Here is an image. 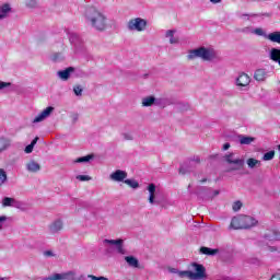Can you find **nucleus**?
<instances>
[{"label": "nucleus", "mask_w": 280, "mask_h": 280, "mask_svg": "<svg viewBox=\"0 0 280 280\" xmlns=\"http://www.w3.org/2000/svg\"><path fill=\"white\" fill-rule=\"evenodd\" d=\"M234 156L235 154L233 153L224 155L225 163L231 165L226 172H240L244 170V165L246 163L244 159H235Z\"/></svg>", "instance_id": "7ed1b4c3"}, {"label": "nucleus", "mask_w": 280, "mask_h": 280, "mask_svg": "<svg viewBox=\"0 0 280 280\" xmlns=\"http://www.w3.org/2000/svg\"><path fill=\"white\" fill-rule=\"evenodd\" d=\"M26 170L27 172L32 173L40 172V164L34 160H31L26 163Z\"/></svg>", "instance_id": "9b49d317"}, {"label": "nucleus", "mask_w": 280, "mask_h": 280, "mask_svg": "<svg viewBox=\"0 0 280 280\" xmlns=\"http://www.w3.org/2000/svg\"><path fill=\"white\" fill-rule=\"evenodd\" d=\"M110 178L112 180H116V183H121L128 178V173L126 171L117 170L110 174Z\"/></svg>", "instance_id": "6e6552de"}, {"label": "nucleus", "mask_w": 280, "mask_h": 280, "mask_svg": "<svg viewBox=\"0 0 280 280\" xmlns=\"http://www.w3.org/2000/svg\"><path fill=\"white\" fill-rule=\"evenodd\" d=\"M166 36H167L168 38H174V31H167V32H166Z\"/></svg>", "instance_id": "a19ab883"}, {"label": "nucleus", "mask_w": 280, "mask_h": 280, "mask_svg": "<svg viewBox=\"0 0 280 280\" xmlns=\"http://www.w3.org/2000/svg\"><path fill=\"white\" fill-rule=\"evenodd\" d=\"M200 253H202V255H218V249H211L209 247H201Z\"/></svg>", "instance_id": "cd10ccee"}, {"label": "nucleus", "mask_w": 280, "mask_h": 280, "mask_svg": "<svg viewBox=\"0 0 280 280\" xmlns=\"http://www.w3.org/2000/svg\"><path fill=\"white\" fill-rule=\"evenodd\" d=\"M271 253H275L277 250V247H270Z\"/></svg>", "instance_id": "864d4df0"}, {"label": "nucleus", "mask_w": 280, "mask_h": 280, "mask_svg": "<svg viewBox=\"0 0 280 280\" xmlns=\"http://www.w3.org/2000/svg\"><path fill=\"white\" fill-rule=\"evenodd\" d=\"M60 56H61L60 54H55V55L52 56V60H55V61L58 60V58H60Z\"/></svg>", "instance_id": "49530a36"}, {"label": "nucleus", "mask_w": 280, "mask_h": 280, "mask_svg": "<svg viewBox=\"0 0 280 280\" xmlns=\"http://www.w3.org/2000/svg\"><path fill=\"white\" fill-rule=\"evenodd\" d=\"M51 113H54V107L52 106H48L46 107L40 114H38L35 118H34V124H39V121H43L44 119H47V117H49L51 115Z\"/></svg>", "instance_id": "0eeeda50"}, {"label": "nucleus", "mask_w": 280, "mask_h": 280, "mask_svg": "<svg viewBox=\"0 0 280 280\" xmlns=\"http://www.w3.org/2000/svg\"><path fill=\"white\" fill-rule=\"evenodd\" d=\"M88 277L91 280H108V278H106V277H97V276H93V275H89Z\"/></svg>", "instance_id": "c9c22d12"}, {"label": "nucleus", "mask_w": 280, "mask_h": 280, "mask_svg": "<svg viewBox=\"0 0 280 280\" xmlns=\"http://www.w3.org/2000/svg\"><path fill=\"white\" fill-rule=\"evenodd\" d=\"M254 34H256L257 36H264V30H261V28H255V30H254Z\"/></svg>", "instance_id": "58836bf2"}, {"label": "nucleus", "mask_w": 280, "mask_h": 280, "mask_svg": "<svg viewBox=\"0 0 280 280\" xmlns=\"http://www.w3.org/2000/svg\"><path fill=\"white\" fill-rule=\"evenodd\" d=\"M73 71H75V69L73 67H69L66 70L58 71V75L61 80H69Z\"/></svg>", "instance_id": "f8f14e48"}, {"label": "nucleus", "mask_w": 280, "mask_h": 280, "mask_svg": "<svg viewBox=\"0 0 280 280\" xmlns=\"http://www.w3.org/2000/svg\"><path fill=\"white\" fill-rule=\"evenodd\" d=\"M91 159H93V154H89V155L79 158L75 160V163H89V161H91Z\"/></svg>", "instance_id": "c85d7f7f"}, {"label": "nucleus", "mask_w": 280, "mask_h": 280, "mask_svg": "<svg viewBox=\"0 0 280 280\" xmlns=\"http://www.w3.org/2000/svg\"><path fill=\"white\" fill-rule=\"evenodd\" d=\"M88 19L92 23V27H95L98 32H104V30H106V18L95 8H90L88 10Z\"/></svg>", "instance_id": "f03ea898"}, {"label": "nucleus", "mask_w": 280, "mask_h": 280, "mask_svg": "<svg viewBox=\"0 0 280 280\" xmlns=\"http://www.w3.org/2000/svg\"><path fill=\"white\" fill-rule=\"evenodd\" d=\"M266 240L269 242H280V233L277 231H271L265 235Z\"/></svg>", "instance_id": "f3484780"}, {"label": "nucleus", "mask_w": 280, "mask_h": 280, "mask_svg": "<svg viewBox=\"0 0 280 280\" xmlns=\"http://www.w3.org/2000/svg\"><path fill=\"white\" fill-rule=\"evenodd\" d=\"M254 79L257 82H264V80H266V70L265 69L256 70L255 73H254Z\"/></svg>", "instance_id": "2eb2a0df"}, {"label": "nucleus", "mask_w": 280, "mask_h": 280, "mask_svg": "<svg viewBox=\"0 0 280 280\" xmlns=\"http://www.w3.org/2000/svg\"><path fill=\"white\" fill-rule=\"evenodd\" d=\"M275 159V151H269L264 154L262 161H272Z\"/></svg>", "instance_id": "c756f323"}, {"label": "nucleus", "mask_w": 280, "mask_h": 280, "mask_svg": "<svg viewBox=\"0 0 280 280\" xmlns=\"http://www.w3.org/2000/svg\"><path fill=\"white\" fill-rule=\"evenodd\" d=\"M247 165H248V167H250V170H253V167H257V165H261V161L256 160L254 158H249L247 160Z\"/></svg>", "instance_id": "a878e982"}, {"label": "nucleus", "mask_w": 280, "mask_h": 280, "mask_svg": "<svg viewBox=\"0 0 280 280\" xmlns=\"http://www.w3.org/2000/svg\"><path fill=\"white\" fill-rule=\"evenodd\" d=\"M38 143V137H35L32 142H31V145L34 148V145Z\"/></svg>", "instance_id": "79ce46f5"}, {"label": "nucleus", "mask_w": 280, "mask_h": 280, "mask_svg": "<svg viewBox=\"0 0 280 280\" xmlns=\"http://www.w3.org/2000/svg\"><path fill=\"white\" fill-rule=\"evenodd\" d=\"M270 60H272L273 62H278V65L280 66V49L279 48H272L270 50Z\"/></svg>", "instance_id": "4468645a"}, {"label": "nucleus", "mask_w": 280, "mask_h": 280, "mask_svg": "<svg viewBox=\"0 0 280 280\" xmlns=\"http://www.w3.org/2000/svg\"><path fill=\"white\" fill-rule=\"evenodd\" d=\"M154 102H156V98L154 96L144 97L142 98V106L144 107L152 106Z\"/></svg>", "instance_id": "b1692460"}, {"label": "nucleus", "mask_w": 280, "mask_h": 280, "mask_svg": "<svg viewBox=\"0 0 280 280\" xmlns=\"http://www.w3.org/2000/svg\"><path fill=\"white\" fill-rule=\"evenodd\" d=\"M268 40H270L271 43H278V45H280V32L277 31V32L270 33L268 35Z\"/></svg>", "instance_id": "5701e85b"}, {"label": "nucleus", "mask_w": 280, "mask_h": 280, "mask_svg": "<svg viewBox=\"0 0 280 280\" xmlns=\"http://www.w3.org/2000/svg\"><path fill=\"white\" fill-rule=\"evenodd\" d=\"M12 202H14V199L13 198H10V197H5L2 201V205L3 207H11L12 206Z\"/></svg>", "instance_id": "2f4dec72"}, {"label": "nucleus", "mask_w": 280, "mask_h": 280, "mask_svg": "<svg viewBox=\"0 0 280 280\" xmlns=\"http://www.w3.org/2000/svg\"><path fill=\"white\" fill-rule=\"evenodd\" d=\"M105 244H112L114 246H117V252L120 255H124L126 250L124 249V240L118 238V240H105Z\"/></svg>", "instance_id": "1a4fd4ad"}, {"label": "nucleus", "mask_w": 280, "mask_h": 280, "mask_svg": "<svg viewBox=\"0 0 280 280\" xmlns=\"http://www.w3.org/2000/svg\"><path fill=\"white\" fill-rule=\"evenodd\" d=\"M75 273L73 271L66 272V273H56L52 277H50V280H65L69 279V277H74Z\"/></svg>", "instance_id": "ddd939ff"}, {"label": "nucleus", "mask_w": 280, "mask_h": 280, "mask_svg": "<svg viewBox=\"0 0 280 280\" xmlns=\"http://www.w3.org/2000/svg\"><path fill=\"white\" fill-rule=\"evenodd\" d=\"M24 152H25L26 154H32V152H34V147H33V144L26 145Z\"/></svg>", "instance_id": "e433bc0d"}, {"label": "nucleus", "mask_w": 280, "mask_h": 280, "mask_svg": "<svg viewBox=\"0 0 280 280\" xmlns=\"http://www.w3.org/2000/svg\"><path fill=\"white\" fill-rule=\"evenodd\" d=\"M125 139H127L128 141L132 140V136L125 133Z\"/></svg>", "instance_id": "09e8293b"}, {"label": "nucleus", "mask_w": 280, "mask_h": 280, "mask_svg": "<svg viewBox=\"0 0 280 280\" xmlns=\"http://www.w3.org/2000/svg\"><path fill=\"white\" fill-rule=\"evenodd\" d=\"M148 191H149V194H150V196H149V202H150V205H154V194H156V185L150 184V185L148 186Z\"/></svg>", "instance_id": "a211bd4d"}, {"label": "nucleus", "mask_w": 280, "mask_h": 280, "mask_svg": "<svg viewBox=\"0 0 280 280\" xmlns=\"http://www.w3.org/2000/svg\"><path fill=\"white\" fill-rule=\"evenodd\" d=\"M10 148V140L5 138L0 139V152H3V150H8Z\"/></svg>", "instance_id": "393cba45"}, {"label": "nucleus", "mask_w": 280, "mask_h": 280, "mask_svg": "<svg viewBox=\"0 0 280 280\" xmlns=\"http://www.w3.org/2000/svg\"><path fill=\"white\" fill-rule=\"evenodd\" d=\"M200 183H207V178L201 179Z\"/></svg>", "instance_id": "5fc2aeb1"}, {"label": "nucleus", "mask_w": 280, "mask_h": 280, "mask_svg": "<svg viewBox=\"0 0 280 280\" xmlns=\"http://www.w3.org/2000/svg\"><path fill=\"white\" fill-rule=\"evenodd\" d=\"M233 211H240L242 209V201H235L232 206Z\"/></svg>", "instance_id": "72a5a7b5"}, {"label": "nucleus", "mask_w": 280, "mask_h": 280, "mask_svg": "<svg viewBox=\"0 0 280 280\" xmlns=\"http://www.w3.org/2000/svg\"><path fill=\"white\" fill-rule=\"evenodd\" d=\"M255 141L254 137H248V136H240V143L241 145H250Z\"/></svg>", "instance_id": "412c9836"}, {"label": "nucleus", "mask_w": 280, "mask_h": 280, "mask_svg": "<svg viewBox=\"0 0 280 280\" xmlns=\"http://www.w3.org/2000/svg\"><path fill=\"white\" fill-rule=\"evenodd\" d=\"M8 180V174L3 168H0V185H3Z\"/></svg>", "instance_id": "7c9ffc66"}, {"label": "nucleus", "mask_w": 280, "mask_h": 280, "mask_svg": "<svg viewBox=\"0 0 280 280\" xmlns=\"http://www.w3.org/2000/svg\"><path fill=\"white\" fill-rule=\"evenodd\" d=\"M279 150H280V145H279Z\"/></svg>", "instance_id": "4d7b16f0"}, {"label": "nucleus", "mask_w": 280, "mask_h": 280, "mask_svg": "<svg viewBox=\"0 0 280 280\" xmlns=\"http://www.w3.org/2000/svg\"><path fill=\"white\" fill-rule=\"evenodd\" d=\"M7 86H12V83L0 81V91L7 89Z\"/></svg>", "instance_id": "4c0bfd02"}, {"label": "nucleus", "mask_w": 280, "mask_h": 280, "mask_svg": "<svg viewBox=\"0 0 280 280\" xmlns=\"http://www.w3.org/2000/svg\"><path fill=\"white\" fill-rule=\"evenodd\" d=\"M5 220H8L7 217H0V223H1V222H5ZM0 230H1V224H0Z\"/></svg>", "instance_id": "8fccbe9b"}, {"label": "nucleus", "mask_w": 280, "mask_h": 280, "mask_svg": "<svg viewBox=\"0 0 280 280\" xmlns=\"http://www.w3.org/2000/svg\"><path fill=\"white\" fill-rule=\"evenodd\" d=\"M12 8H10V4L5 3L0 8V20L5 19L8 16V13L11 12Z\"/></svg>", "instance_id": "aec40b11"}, {"label": "nucleus", "mask_w": 280, "mask_h": 280, "mask_svg": "<svg viewBox=\"0 0 280 280\" xmlns=\"http://www.w3.org/2000/svg\"><path fill=\"white\" fill-rule=\"evenodd\" d=\"M270 280H280V275L276 273V275L271 276Z\"/></svg>", "instance_id": "37998d69"}, {"label": "nucleus", "mask_w": 280, "mask_h": 280, "mask_svg": "<svg viewBox=\"0 0 280 280\" xmlns=\"http://www.w3.org/2000/svg\"><path fill=\"white\" fill-rule=\"evenodd\" d=\"M192 268H195V272L186 270V271H177L178 277L180 279H190V280H198V279H206L207 278V269L205 266L194 262Z\"/></svg>", "instance_id": "f257e3e1"}, {"label": "nucleus", "mask_w": 280, "mask_h": 280, "mask_svg": "<svg viewBox=\"0 0 280 280\" xmlns=\"http://www.w3.org/2000/svg\"><path fill=\"white\" fill-rule=\"evenodd\" d=\"M222 0H210L211 3H220Z\"/></svg>", "instance_id": "3c124183"}, {"label": "nucleus", "mask_w": 280, "mask_h": 280, "mask_svg": "<svg viewBox=\"0 0 280 280\" xmlns=\"http://www.w3.org/2000/svg\"><path fill=\"white\" fill-rule=\"evenodd\" d=\"M125 185H128L131 189H139V182L135 179H125Z\"/></svg>", "instance_id": "bb28decb"}, {"label": "nucleus", "mask_w": 280, "mask_h": 280, "mask_svg": "<svg viewBox=\"0 0 280 280\" xmlns=\"http://www.w3.org/2000/svg\"><path fill=\"white\" fill-rule=\"evenodd\" d=\"M179 173H183V168H179Z\"/></svg>", "instance_id": "6e6d98bb"}, {"label": "nucleus", "mask_w": 280, "mask_h": 280, "mask_svg": "<svg viewBox=\"0 0 280 280\" xmlns=\"http://www.w3.org/2000/svg\"><path fill=\"white\" fill-rule=\"evenodd\" d=\"M241 219V229H253V226H256L257 221L255 218L249 215L240 214Z\"/></svg>", "instance_id": "423d86ee"}, {"label": "nucleus", "mask_w": 280, "mask_h": 280, "mask_svg": "<svg viewBox=\"0 0 280 280\" xmlns=\"http://www.w3.org/2000/svg\"><path fill=\"white\" fill-rule=\"evenodd\" d=\"M26 5H28L30 8H34L36 5V0H27Z\"/></svg>", "instance_id": "ea45409f"}, {"label": "nucleus", "mask_w": 280, "mask_h": 280, "mask_svg": "<svg viewBox=\"0 0 280 280\" xmlns=\"http://www.w3.org/2000/svg\"><path fill=\"white\" fill-rule=\"evenodd\" d=\"M170 43L171 45H175L176 43H178V39L171 37Z\"/></svg>", "instance_id": "c03bdc74"}, {"label": "nucleus", "mask_w": 280, "mask_h": 280, "mask_svg": "<svg viewBox=\"0 0 280 280\" xmlns=\"http://www.w3.org/2000/svg\"><path fill=\"white\" fill-rule=\"evenodd\" d=\"M213 196H220V190H214Z\"/></svg>", "instance_id": "603ef678"}, {"label": "nucleus", "mask_w": 280, "mask_h": 280, "mask_svg": "<svg viewBox=\"0 0 280 280\" xmlns=\"http://www.w3.org/2000/svg\"><path fill=\"white\" fill-rule=\"evenodd\" d=\"M82 91H83L82 86H80V85H74V86H73V93H74V95H77V96L82 95Z\"/></svg>", "instance_id": "473e14b6"}, {"label": "nucleus", "mask_w": 280, "mask_h": 280, "mask_svg": "<svg viewBox=\"0 0 280 280\" xmlns=\"http://www.w3.org/2000/svg\"><path fill=\"white\" fill-rule=\"evenodd\" d=\"M51 233H58V231H62V221H55L50 226Z\"/></svg>", "instance_id": "4be33fe9"}, {"label": "nucleus", "mask_w": 280, "mask_h": 280, "mask_svg": "<svg viewBox=\"0 0 280 280\" xmlns=\"http://www.w3.org/2000/svg\"><path fill=\"white\" fill-rule=\"evenodd\" d=\"M230 229H234L235 231L242 229V221L240 219V215L232 218V221L230 223Z\"/></svg>", "instance_id": "dca6fc26"}, {"label": "nucleus", "mask_w": 280, "mask_h": 280, "mask_svg": "<svg viewBox=\"0 0 280 280\" xmlns=\"http://www.w3.org/2000/svg\"><path fill=\"white\" fill-rule=\"evenodd\" d=\"M145 27H148V21L141 18L131 19L128 22V30L136 32H144Z\"/></svg>", "instance_id": "39448f33"}, {"label": "nucleus", "mask_w": 280, "mask_h": 280, "mask_svg": "<svg viewBox=\"0 0 280 280\" xmlns=\"http://www.w3.org/2000/svg\"><path fill=\"white\" fill-rule=\"evenodd\" d=\"M45 255H46V257H51L54 255V253H51V250H47V252H45Z\"/></svg>", "instance_id": "de8ad7c7"}, {"label": "nucleus", "mask_w": 280, "mask_h": 280, "mask_svg": "<svg viewBox=\"0 0 280 280\" xmlns=\"http://www.w3.org/2000/svg\"><path fill=\"white\" fill-rule=\"evenodd\" d=\"M194 58H201L207 61L213 60V52L205 47H200L189 51L188 59L194 60Z\"/></svg>", "instance_id": "20e7f679"}, {"label": "nucleus", "mask_w": 280, "mask_h": 280, "mask_svg": "<svg viewBox=\"0 0 280 280\" xmlns=\"http://www.w3.org/2000/svg\"><path fill=\"white\" fill-rule=\"evenodd\" d=\"M77 180H81V182L91 180V176H89V175H78Z\"/></svg>", "instance_id": "f704fd0d"}, {"label": "nucleus", "mask_w": 280, "mask_h": 280, "mask_svg": "<svg viewBox=\"0 0 280 280\" xmlns=\"http://www.w3.org/2000/svg\"><path fill=\"white\" fill-rule=\"evenodd\" d=\"M229 148H231V144L229 142L223 144V150L224 151L229 150Z\"/></svg>", "instance_id": "a18cd8bd"}, {"label": "nucleus", "mask_w": 280, "mask_h": 280, "mask_svg": "<svg viewBox=\"0 0 280 280\" xmlns=\"http://www.w3.org/2000/svg\"><path fill=\"white\" fill-rule=\"evenodd\" d=\"M125 261H127L131 268H139V259L135 258L133 256H126Z\"/></svg>", "instance_id": "6ab92c4d"}, {"label": "nucleus", "mask_w": 280, "mask_h": 280, "mask_svg": "<svg viewBox=\"0 0 280 280\" xmlns=\"http://www.w3.org/2000/svg\"><path fill=\"white\" fill-rule=\"evenodd\" d=\"M236 84L238 86H248V84H250V77L248 74H246V73H242L236 79Z\"/></svg>", "instance_id": "9d476101"}]
</instances>
